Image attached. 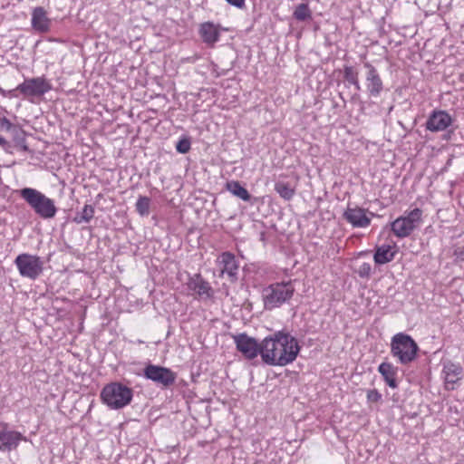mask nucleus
Returning <instances> with one entry per match:
<instances>
[{"label":"nucleus","mask_w":464,"mask_h":464,"mask_svg":"<svg viewBox=\"0 0 464 464\" xmlns=\"http://www.w3.org/2000/svg\"><path fill=\"white\" fill-rule=\"evenodd\" d=\"M293 16L297 20V21H305L307 19H310L312 17V12L308 6V4L306 3H302V4H299L294 13H293Z\"/></svg>","instance_id":"28"},{"label":"nucleus","mask_w":464,"mask_h":464,"mask_svg":"<svg viewBox=\"0 0 464 464\" xmlns=\"http://www.w3.org/2000/svg\"><path fill=\"white\" fill-rule=\"evenodd\" d=\"M226 188L227 191H229L231 194H233L235 197H237L238 198L242 199L243 201L248 202L251 199V195L247 191L246 188H245L239 181L237 180H231L227 182Z\"/></svg>","instance_id":"22"},{"label":"nucleus","mask_w":464,"mask_h":464,"mask_svg":"<svg viewBox=\"0 0 464 464\" xmlns=\"http://www.w3.org/2000/svg\"><path fill=\"white\" fill-rule=\"evenodd\" d=\"M343 78L350 84L353 85L356 90H361V85L358 79V72L350 65H345L343 67Z\"/></svg>","instance_id":"25"},{"label":"nucleus","mask_w":464,"mask_h":464,"mask_svg":"<svg viewBox=\"0 0 464 464\" xmlns=\"http://www.w3.org/2000/svg\"><path fill=\"white\" fill-rule=\"evenodd\" d=\"M31 24L34 31L38 33H47L51 29L52 21L47 16V13L42 6L33 9Z\"/></svg>","instance_id":"17"},{"label":"nucleus","mask_w":464,"mask_h":464,"mask_svg":"<svg viewBox=\"0 0 464 464\" xmlns=\"http://www.w3.org/2000/svg\"><path fill=\"white\" fill-rule=\"evenodd\" d=\"M0 427V451L9 452L15 450L20 441L24 440L22 433L8 430V423L1 422Z\"/></svg>","instance_id":"12"},{"label":"nucleus","mask_w":464,"mask_h":464,"mask_svg":"<svg viewBox=\"0 0 464 464\" xmlns=\"http://www.w3.org/2000/svg\"><path fill=\"white\" fill-rule=\"evenodd\" d=\"M199 34L203 42L213 45L219 40V32L213 23L207 22L200 25Z\"/></svg>","instance_id":"18"},{"label":"nucleus","mask_w":464,"mask_h":464,"mask_svg":"<svg viewBox=\"0 0 464 464\" xmlns=\"http://www.w3.org/2000/svg\"><path fill=\"white\" fill-rule=\"evenodd\" d=\"M422 222V211L416 208L404 216L396 218L391 224L392 233L399 238L409 237Z\"/></svg>","instance_id":"6"},{"label":"nucleus","mask_w":464,"mask_h":464,"mask_svg":"<svg viewBox=\"0 0 464 464\" xmlns=\"http://www.w3.org/2000/svg\"><path fill=\"white\" fill-rule=\"evenodd\" d=\"M191 148L190 140L187 137L180 139L176 145V150L178 152L185 154L189 151Z\"/></svg>","instance_id":"30"},{"label":"nucleus","mask_w":464,"mask_h":464,"mask_svg":"<svg viewBox=\"0 0 464 464\" xmlns=\"http://www.w3.org/2000/svg\"><path fill=\"white\" fill-rule=\"evenodd\" d=\"M275 190L285 200H290L295 195V188L287 182L277 181L275 184Z\"/></svg>","instance_id":"24"},{"label":"nucleus","mask_w":464,"mask_h":464,"mask_svg":"<svg viewBox=\"0 0 464 464\" xmlns=\"http://www.w3.org/2000/svg\"><path fill=\"white\" fill-rule=\"evenodd\" d=\"M231 5H234L237 8H242L245 6V0H226Z\"/></svg>","instance_id":"34"},{"label":"nucleus","mask_w":464,"mask_h":464,"mask_svg":"<svg viewBox=\"0 0 464 464\" xmlns=\"http://www.w3.org/2000/svg\"><path fill=\"white\" fill-rule=\"evenodd\" d=\"M52 90V84L44 77H34L25 79L14 90L18 92L24 98L42 97Z\"/></svg>","instance_id":"8"},{"label":"nucleus","mask_w":464,"mask_h":464,"mask_svg":"<svg viewBox=\"0 0 464 464\" xmlns=\"http://www.w3.org/2000/svg\"><path fill=\"white\" fill-rule=\"evenodd\" d=\"M453 256L458 261H464V247H457L454 249Z\"/></svg>","instance_id":"33"},{"label":"nucleus","mask_w":464,"mask_h":464,"mask_svg":"<svg viewBox=\"0 0 464 464\" xmlns=\"http://www.w3.org/2000/svg\"><path fill=\"white\" fill-rule=\"evenodd\" d=\"M451 116L445 111H434L426 121V129L432 132L445 130L452 124Z\"/></svg>","instance_id":"15"},{"label":"nucleus","mask_w":464,"mask_h":464,"mask_svg":"<svg viewBox=\"0 0 464 464\" xmlns=\"http://www.w3.org/2000/svg\"><path fill=\"white\" fill-rule=\"evenodd\" d=\"M94 208L92 205H84L82 211L73 218L76 224L89 223L94 216Z\"/></svg>","instance_id":"23"},{"label":"nucleus","mask_w":464,"mask_h":464,"mask_svg":"<svg viewBox=\"0 0 464 464\" xmlns=\"http://www.w3.org/2000/svg\"><path fill=\"white\" fill-rule=\"evenodd\" d=\"M382 399V394L376 390H369L367 392V400L371 402H378Z\"/></svg>","instance_id":"32"},{"label":"nucleus","mask_w":464,"mask_h":464,"mask_svg":"<svg viewBox=\"0 0 464 464\" xmlns=\"http://www.w3.org/2000/svg\"><path fill=\"white\" fill-rule=\"evenodd\" d=\"M372 266L370 263H362L354 270V272L363 279H369L372 275Z\"/></svg>","instance_id":"29"},{"label":"nucleus","mask_w":464,"mask_h":464,"mask_svg":"<svg viewBox=\"0 0 464 464\" xmlns=\"http://www.w3.org/2000/svg\"><path fill=\"white\" fill-rule=\"evenodd\" d=\"M22 277L30 280L37 279L44 271V262L38 256L23 253L14 261Z\"/></svg>","instance_id":"7"},{"label":"nucleus","mask_w":464,"mask_h":464,"mask_svg":"<svg viewBox=\"0 0 464 464\" xmlns=\"http://www.w3.org/2000/svg\"><path fill=\"white\" fill-rule=\"evenodd\" d=\"M295 289L292 281L279 282L269 285L262 291V300L266 310L280 307L289 301Z\"/></svg>","instance_id":"3"},{"label":"nucleus","mask_w":464,"mask_h":464,"mask_svg":"<svg viewBox=\"0 0 464 464\" xmlns=\"http://www.w3.org/2000/svg\"><path fill=\"white\" fill-rule=\"evenodd\" d=\"M442 372L444 374L446 384H455L461 378L462 368L459 364L448 362L443 365Z\"/></svg>","instance_id":"21"},{"label":"nucleus","mask_w":464,"mask_h":464,"mask_svg":"<svg viewBox=\"0 0 464 464\" xmlns=\"http://www.w3.org/2000/svg\"><path fill=\"white\" fill-rule=\"evenodd\" d=\"M365 68V88L369 97L377 98L384 90L382 79L378 70L369 62L363 63Z\"/></svg>","instance_id":"11"},{"label":"nucleus","mask_w":464,"mask_h":464,"mask_svg":"<svg viewBox=\"0 0 464 464\" xmlns=\"http://www.w3.org/2000/svg\"><path fill=\"white\" fill-rule=\"evenodd\" d=\"M397 251L390 245H382L376 247L373 260L377 265H384L392 261Z\"/></svg>","instance_id":"20"},{"label":"nucleus","mask_w":464,"mask_h":464,"mask_svg":"<svg viewBox=\"0 0 464 464\" xmlns=\"http://www.w3.org/2000/svg\"><path fill=\"white\" fill-rule=\"evenodd\" d=\"M132 397V390L121 382L106 384L101 392L103 403L112 410L122 409L129 405Z\"/></svg>","instance_id":"5"},{"label":"nucleus","mask_w":464,"mask_h":464,"mask_svg":"<svg viewBox=\"0 0 464 464\" xmlns=\"http://www.w3.org/2000/svg\"><path fill=\"white\" fill-rule=\"evenodd\" d=\"M233 340L237 350L240 352L245 358L248 360L255 359L258 354L261 355L262 342L260 343L254 337L242 333L233 335Z\"/></svg>","instance_id":"10"},{"label":"nucleus","mask_w":464,"mask_h":464,"mask_svg":"<svg viewBox=\"0 0 464 464\" xmlns=\"http://www.w3.org/2000/svg\"><path fill=\"white\" fill-rule=\"evenodd\" d=\"M397 370V367L386 362H382L378 367V372L383 377L387 385L392 389L398 387L396 381Z\"/></svg>","instance_id":"19"},{"label":"nucleus","mask_w":464,"mask_h":464,"mask_svg":"<svg viewBox=\"0 0 464 464\" xmlns=\"http://www.w3.org/2000/svg\"><path fill=\"white\" fill-rule=\"evenodd\" d=\"M186 285L188 290L197 294L200 298L210 299L214 296L213 288L200 274L190 276Z\"/></svg>","instance_id":"13"},{"label":"nucleus","mask_w":464,"mask_h":464,"mask_svg":"<svg viewBox=\"0 0 464 464\" xmlns=\"http://www.w3.org/2000/svg\"><path fill=\"white\" fill-rule=\"evenodd\" d=\"M218 264L222 266L221 274H227L232 282L237 280L238 273V263L236 260V256L231 252H223L218 259Z\"/></svg>","instance_id":"16"},{"label":"nucleus","mask_w":464,"mask_h":464,"mask_svg":"<svg viewBox=\"0 0 464 464\" xmlns=\"http://www.w3.org/2000/svg\"><path fill=\"white\" fill-rule=\"evenodd\" d=\"M31 209L43 219H52L57 214V207L53 198L33 188H24L18 191Z\"/></svg>","instance_id":"2"},{"label":"nucleus","mask_w":464,"mask_h":464,"mask_svg":"<svg viewBox=\"0 0 464 464\" xmlns=\"http://www.w3.org/2000/svg\"><path fill=\"white\" fill-rule=\"evenodd\" d=\"M7 145H8V143H7V141L5 140V139L0 136V146H2V147H5V146H7Z\"/></svg>","instance_id":"35"},{"label":"nucleus","mask_w":464,"mask_h":464,"mask_svg":"<svg viewBox=\"0 0 464 464\" xmlns=\"http://www.w3.org/2000/svg\"><path fill=\"white\" fill-rule=\"evenodd\" d=\"M300 352L297 340L285 330L276 331L262 340V361L272 366L292 363Z\"/></svg>","instance_id":"1"},{"label":"nucleus","mask_w":464,"mask_h":464,"mask_svg":"<svg viewBox=\"0 0 464 464\" xmlns=\"http://www.w3.org/2000/svg\"><path fill=\"white\" fill-rule=\"evenodd\" d=\"M14 142L24 151H28L29 148L26 144L24 131L18 126H16L11 132Z\"/></svg>","instance_id":"26"},{"label":"nucleus","mask_w":464,"mask_h":464,"mask_svg":"<svg viewBox=\"0 0 464 464\" xmlns=\"http://www.w3.org/2000/svg\"><path fill=\"white\" fill-rule=\"evenodd\" d=\"M15 127L16 125H14L7 118L3 117L0 119V128L3 130L11 132Z\"/></svg>","instance_id":"31"},{"label":"nucleus","mask_w":464,"mask_h":464,"mask_svg":"<svg viewBox=\"0 0 464 464\" xmlns=\"http://www.w3.org/2000/svg\"><path fill=\"white\" fill-rule=\"evenodd\" d=\"M150 198L147 196H139L135 204L138 214L141 217H147L150 214Z\"/></svg>","instance_id":"27"},{"label":"nucleus","mask_w":464,"mask_h":464,"mask_svg":"<svg viewBox=\"0 0 464 464\" xmlns=\"http://www.w3.org/2000/svg\"><path fill=\"white\" fill-rule=\"evenodd\" d=\"M143 376L161 388L170 387L177 378V374L169 368L151 363H149L143 369Z\"/></svg>","instance_id":"9"},{"label":"nucleus","mask_w":464,"mask_h":464,"mask_svg":"<svg viewBox=\"0 0 464 464\" xmlns=\"http://www.w3.org/2000/svg\"><path fill=\"white\" fill-rule=\"evenodd\" d=\"M419 346L412 337L404 333H398L391 340V354L402 365L412 362L418 354Z\"/></svg>","instance_id":"4"},{"label":"nucleus","mask_w":464,"mask_h":464,"mask_svg":"<svg viewBox=\"0 0 464 464\" xmlns=\"http://www.w3.org/2000/svg\"><path fill=\"white\" fill-rule=\"evenodd\" d=\"M367 210L357 206H348L343 213L344 219L353 227H367L371 224V218Z\"/></svg>","instance_id":"14"}]
</instances>
